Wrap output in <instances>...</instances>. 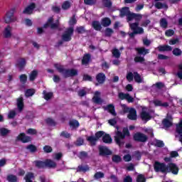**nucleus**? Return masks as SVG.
Instances as JSON below:
<instances>
[{
  "instance_id": "nucleus-20",
  "label": "nucleus",
  "mask_w": 182,
  "mask_h": 182,
  "mask_svg": "<svg viewBox=\"0 0 182 182\" xmlns=\"http://www.w3.org/2000/svg\"><path fill=\"white\" fill-rule=\"evenodd\" d=\"M142 33H144V29L138 28V31H134L132 33H129V36L131 39H134L135 35H141Z\"/></svg>"
},
{
  "instance_id": "nucleus-60",
  "label": "nucleus",
  "mask_w": 182,
  "mask_h": 182,
  "mask_svg": "<svg viewBox=\"0 0 182 182\" xmlns=\"http://www.w3.org/2000/svg\"><path fill=\"white\" fill-rule=\"evenodd\" d=\"M35 94V90L33 89H30V90H27L26 91V96L27 97H29V96H33V95Z\"/></svg>"
},
{
  "instance_id": "nucleus-40",
  "label": "nucleus",
  "mask_w": 182,
  "mask_h": 182,
  "mask_svg": "<svg viewBox=\"0 0 182 182\" xmlns=\"http://www.w3.org/2000/svg\"><path fill=\"white\" fill-rule=\"evenodd\" d=\"M92 100L96 105H102L103 103V100L97 96L93 97Z\"/></svg>"
},
{
  "instance_id": "nucleus-49",
  "label": "nucleus",
  "mask_w": 182,
  "mask_h": 182,
  "mask_svg": "<svg viewBox=\"0 0 182 182\" xmlns=\"http://www.w3.org/2000/svg\"><path fill=\"white\" fill-rule=\"evenodd\" d=\"M82 80H84V82H93V77L87 74H85Z\"/></svg>"
},
{
  "instance_id": "nucleus-24",
  "label": "nucleus",
  "mask_w": 182,
  "mask_h": 182,
  "mask_svg": "<svg viewBox=\"0 0 182 182\" xmlns=\"http://www.w3.org/2000/svg\"><path fill=\"white\" fill-rule=\"evenodd\" d=\"M154 105L156 107H168V102H162L161 100H156L154 101Z\"/></svg>"
},
{
  "instance_id": "nucleus-50",
  "label": "nucleus",
  "mask_w": 182,
  "mask_h": 182,
  "mask_svg": "<svg viewBox=\"0 0 182 182\" xmlns=\"http://www.w3.org/2000/svg\"><path fill=\"white\" fill-rule=\"evenodd\" d=\"M102 4L105 8H112V1L110 0H102Z\"/></svg>"
},
{
  "instance_id": "nucleus-25",
  "label": "nucleus",
  "mask_w": 182,
  "mask_h": 182,
  "mask_svg": "<svg viewBox=\"0 0 182 182\" xmlns=\"http://www.w3.org/2000/svg\"><path fill=\"white\" fill-rule=\"evenodd\" d=\"M141 120H151V116L149 112H146V111H142L141 112Z\"/></svg>"
},
{
  "instance_id": "nucleus-63",
  "label": "nucleus",
  "mask_w": 182,
  "mask_h": 182,
  "mask_svg": "<svg viewBox=\"0 0 182 182\" xmlns=\"http://www.w3.org/2000/svg\"><path fill=\"white\" fill-rule=\"evenodd\" d=\"M25 65H26V63L25 62L24 59H21L18 64V68H19V69H22V68H23V66H25Z\"/></svg>"
},
{
  "instance_id": "nucleus-3",
  "label": "nucleus",
  "mask_w": 182,
  "mask_h": 182,
  "mask_svg": "<svg viewBox=\"0 0 182 182\" xmlns=\"http://www.w3.org/2000/svg\"><path fill=\"white\" fill-rule=\"evenodd\" d=\"M154 170L156 173H162L163 174H166L167 165L165 163H161L156 161L154 164Z\"/></svg>"
},
{
  "instance_id": "nucleus-42",
  "label": "nucleus",
  "mask_w": 182,
  "mask_h": 182,
  "mask_svg": "<svg viewBox=\"0 0 182 182\" xmlns=\"http://www.w3.org/2000/svg\"><path fill=\"white\" fill-rule=\"evenodd\" d=\"M160 26L161 28H164V29L167 28V26H168V23L167 22V20L166 18H161L160 21Z\"/></svg>"
},
{
  "instance_id": "nucleus-28",
  "label": "nucleus",
  "mask_w": 182,
  "mask_h": 182,
  "mask_svg": "<svg viewBox=\"0 0 182 182\" xmlns=\"http://www.w3.org/2000/svg\"><path fill=\"white\" fill-rule=\"evenodd\" d=\"M134 79L136 83H141L143 82L141 76L137 72H134Z\"/></svg>"
},
{
  "instance_id": "nucleus-38",
  "label": "nucleus",
  "mask_w": 182,
  "mask_h": 182,
  "mask_svg": "<svg viewBox=\"0 0 182 182\" xmlns=\"http://www.w3.org/2000/svg\"><path fill=\"white\" fill-rule=\"evenodd\" d=\"M105 36H107V38H110V36H112V35L114 33V31H113V29L110 28H107L105 29Z\"/></svg>"
},
{
  "instance_id": "nucleus-61",
  "label": "nucleus",
  "mask_w": 182,
  "mask_h": 182,
  "mask_svg": "<svg viewBox=\"0 0 182 182\" xmlns=\"http://www.w3.org/2000/svg\"><path fill=\"white\" fill-rule=\"evenodd\" d=\"M165 35L166 36H168V37L173 36V35H174V30L173 29L166 30L165 32Z\"/></svg>"
},
{
  "instance_id": "nucleus-33",
  "label": "nucleus",
  "mask_w": 182,
  "mask_h": 182,
  "mask_svg": "<svg viewBox=\"0 0 182 182\" xmlns=\"http://www.w3.org/2000/svg\"><path fill=\"white\" fill-rule=\"evenodd\" d=\"M112 160L113 163H117V164L121 163L122 156H120L119 155L114 154L112 156Z\"/></svg>"
},
{
  "instance_id": "nucleus-48",
  "label": "nucleus",
  "mask_w": 182,
  "mask_h": 182,
  "mask_svg": "<svg viewBox=\"0 0 182 182\" xmlns=\"http://www.w3.org/2000/svg\"><path fill=\"white\" fill-rule=\"evenodd\" d=\"M134 60L136 63H143L146 60L144 59V57L136 56L134 58Z\"/></svg>"
},
{
  "instance_id": "nucleus-2",
  "label": "nucleus",
  "mask_w": 182,
  "mask_h": 182,
  "mask_svg": "<svg viewBox=\"0 0 182 182\" xmlns=\"http://www.w3.org/2000/svg\"><path fill=\"white\" fill-rule=\"evenodd\" d=\"M36 166L38 168H43V167H48L49 168H55L56 167V162L51 159H46L44 162L37 161L35 162Z\"/></svg>"
},
{
  "instance_id": "nucleus-11",
  "label": "nucleus",
  "mask_w": 182,
  "mask_h": 182,
  "mask_svg": "<svg viewBox=\"0 0 182 182\" xmlns=\"http://www.w3.org/2000/svg\"><path fill=\"white\" fill-rule=\"evenodd\" d=\"M127 117L129 120H137V111H136V109L130 108Z\"/></svg>"
},
{
  "instance_id": "nucleus-15",
  "label": "nucleus",
  "mask_w": 182,
  "mask_h": 182,
  "mask_svg": "<svg viewBox=\"0 0 182 182\" xmlns=\"http://www.w3.org/2000/svg\"><path fill=\"white\" fill-rule=\"evenodd\" d=\"M102 141L103 143H105V144H112V143H113V139H112V136H110V134H104Z\"/></svg>"
},
{
  "instance_id": "nucleus-17",
  "label": "nucleus",
  "mask_w": 182,
  "mask_h": 182,
  "mask_svg": "<svg viewBox=\"0 0 182 182\" xmlns=\"http://www.w3.org/2000/svg\"><path fill=\"white\" fill-rule=\"evenodd\" d=\"M111 24L112 20H110V18L108 17L103 18L101 20V25L103 26L104 28H107V26H110Z\"/></svg>"
},
{
  "instance_id": "nucleus-43",
  "label": "nucleus",
  "mask_w": 182,
  "mask_h": 182,
  "mask_svg": "<svg viewBox=\"0 0 182 182\" xmlns=\"http://www.w3.org/2000/svg\"><path fill=\"white\" fill-rule=\"evenodd\" d=\"M69 23H70V26H73L77 23V20H76V15L74 14L70 18Z\"/></svg>"
},
{
  "instance_id": "nucleus-30",
  "label": "nucleus",
  "mask_w": 182,
  "mask_h": 182,
  "mask_svg": "<svg viewBox=\"0 0 182 182\" xmlns=\"http://www.w3.org/2000/svg\"><path fill=\"white\" fill-rule=\"evenodd\" d=\"M162 124L164 127H166V128L171 127V126H173V123L170 120H168V119L167 118H165L163 119Z\"/></svg>"
},
{
  "instance_id": "nucleus-18",
  "label": "nucleus",
  "mask_w": 182,
  "mask_h": 182,
  "mask_svg": "<svg viewBox=\"0 0 182 182\" xmlns=\"http://www.w3.org/2000/svg\"><path fill=\"white\" fill-rule=\"evenodd\" d=\"M33 9H35V4L32 3L24 9L23 11V14H26L27 15H31L33 12Z\"/></svg>"
},
{
  "instance_id": "nucleus-22",
  "label": "nucleus",
  "mask_w": 182,
  "mask_h": 182,
  "mask_svg": "<svg viewBox=\"0 0 182 182\" xmlns=\"http://www.w3.org/2000/svg\"><path fill=\"white\" fill-rule=\"evenodd\" d=\"M92 26L95 31H102V23L99 21H94L92 23Z\"/></svg>"
},
{
  "instance_id": "nucleus-45",
  "label": "nucleus",
  "mask_w": 182,
  "mask_h": 182,
  "mask_svg": "<svg viewBox=\"0 0 182 182\" xmlns=\"http://www.w3.org/2000/svg\"><path fill=\"white\" fill-rule=\"evenodd\" d=\"M134 16H136V13H132L129 11L128 15L127 16V22H130L134 19Z\"/></svg>"
},
{
  "instance_id": "nucleus-8",
  "label": "nucleus",
  "mask_w": 182,
  "mask_h": 182,
  "mask_svg": "<svg viewBox=\"0 0 182 182\" xmlns=\"http://www.w3.org/2000/svg\"><path fill=\"white\" fill-rule=\"evenodd\" d=\"M104 109L107 110V112L110 113L112 116H117V113H116V108H114V105L113 104H109L106 107H104Z\"/></svg>"
},
{
  "instance_id": "nucleus-39",
  "label": "nucleus",
  "mask_w": 182,
  "mask_h": 182,
  "mask_svg": "<svg viewBox=\"0 0 182 182\" xmlns=\"http://www.w3.org/2000/svg\"><path fill=\"white\" fill-rule=\"evenodd\" d=\"M36 76H38V71L33 70L29 75V80L31 82L35 80V79H36Z\"/></svg>"
},
{
  "instance_id": "nucleus-36",
  "label": "nucleus",
  "mask_w": 182,
  "mask_h": 182,
  "mask_svg": "<svg viewBox=\"0 0 182 182\" xmlns=\"http://www.w3.org/2000/svg\"><path fill=\"white\" fill-rule=\"evenodd\" d=\"M129 28L132 31L134 32V31H139V28H142L141 27H139V23H132L129 25Z\"/></svg>"
},
{
  "instance_id": "nucleus-1",
  "label": "nucleus",
  "mask_w": 182,
  "mask_h": 182,
  "mask_svg": "<svg viewBox=\"0 0 182 182\" xmlns=\"http://www.w3.org/2000/svg\"><path fill=\"white\" fill-rule=\"evenodd\" d=\"M129 136L130 132L129 131V128L124 127L122 132L119 130L116 132V135L114 136V141L117 146L123 147V146H124V139H126V136L129 137Z\"/></svg>"
},
{
  "instance_id": "nucleus-34",
  "label": "nucleus",
  "mask_w": 182,
  "mask_h": 182,
  "mask_svg": "<svg viewBox=\"0 0 182 182\" xmlns=\"http://www.w3.org/2000/svg\"><path fill=\"white\" fill-rule=\"evenodd\" d=\"M155 8H156V9H163V8H168V6L166 4L157 1L155 4Z\"/></svg>"
},
{
  "instance_id": "nucleus-9",
  "label": "nucleus",
  "mask_w": 182,
  "mask_h": 182,
  "mask_svg": "<svg viewBox=\"0 0 182 182\" xmlns=\"http://www.w3.org/2000/svg\"><path fill=\"white\" fill-rule=\"evenodd\" d=\"M69 126L71 130H77L80 126V123L77 119H71L69 121Z\"/></svg>"
},
{
  "instance_id": "nucleus-37",
  "label": "nucleus",
  "mask_w": 182,
  "mask_h": 182,
  "mask_svg": "<svg viewBox=\"0 0 182 182\" xmlns=\"http://www.w3.org/2000/svg\"><path fill=\"white\" fill-rule=\"evenodd\" d=\"M87 152L85 151H80L78 154V158L80 159V160H84V159H87Z\"/></svg>"
},
{
  "instance_id": "nucleus-58",
  "label": "nucleus",
  "mask_w": 182,
  "mask_h": 182,
  "mask_svg": "<svg viewBox=\"0 0 182 182\" xmlns=\"http://www.w3.org/2000/svg\"><path fill=\"white\" fill-rule=\"evenodd\" d=\"M128 94L129 93L119 92L118 94L119 99H120L121 100H126Z\"/></svg>"
},
{
  "instance_id": "nucleus-53",
  "label": "nucleus",
  "mask_w": 182,
  "mask_h": 182,
  "mask_svg": "<svg viewBox=\"0 0 182 182\" xmlns=\"http://www.w3.org/2000/svg\"><path fill=\"white\" fill-rule=\"evenodd\" d=\"M96 0H84V4L85 5H90V6H93V5H96Z\"/></svg>"
},
{
  "instance_id": "nucleus-6",
  "label": "nucleus",
  "mask_w": 182,
  "mask_h": 182,
  "mask_svg": "<svg viewBox=\"0 0 182 182\" xmlns=\"http://www.w3.org/2000/svg\"><path fill=\"white\" fill-rule=\"evenodd\" d=\"M99 155L102 157H106V156H112L113 152L107 148V146H101L98 148Z\"/></svg>"
},
{
  "instance_id": "nucleus-10",
  "label": "nucleus",
  "mask_w": 182,
  "mask_h": 182,
  "mask_svg": "<svg viewBox=\"0 0 182 182\" xmlns=\"http://www.w3.org/2000/svg\"><path fill=\"white\" fill-rule=\"evenodd\" d=\"M95 79L99 85H103L106 82V75L103 73H99L97 74Z\"/></svg>"
},
{
  "instance_id": "nucleus-19",
  "label": "nucleus",
  "mask_w": 182,
  "mask_h": 182,
  "mask_svg": "<svg viewBox=\"0 0 182 182\" xmlns=\"http://www.w3.org/2000/svg\"><path fill=\"white\" fill-rule=\"evenodd\" d=\"M87 141H89L90 146L92 147L96 146V143H97V139L96 136H90L87 137Z\"/></svg>"
},
{
  "instance_id": "nucleus-27",
  "label": "nucleus",
  "mask_w": 182,
  "mask_h": 182,
  "mask_svg": "<svg viewBox=\"0 0 182 182\" xmlns=\"http://www.w3.org/2000/svg\"><path fill=\"white\" fill-rule=\"evenodd\" d=\"M130 13V9L129 7H123L120 11V16L123 18L127 16L128 14Z\"/></svg>"
},
{
  "instance_id": "nucleus-13",
  "label": "nucleus",
  "mask_w": 182,
  "mask_h": 182,
  "mask_svg": "<svg viewBox=\"0 0 182 182\" xmlns=\"http://www.w3.org/2000/svg\"><path fill=\"white\" fill-rule=\"evenodd\" d=\"M91 60H92V55L90 53H85L82 57L81 63L82 65H89Z\"/></svg>"
},
{
  "instance_id": "nucleus-59",
  "label": "nucleus",
  "mask_w": 182,
  "mask_h": 182,
  "mask_svg": "<svg viewBox=\"0 0 182 182\" xmlns=\"http://www.w3.org/2000/svg\"><path fill=\"white\" fill-rule=\"evenodd\" d=\"M9 133H11V131H9L5 128H1L0 129L1 136H6V134H9Z\"/></svg>"
},
{
  "instance_id": "nucleus-64",
  "label": "nucleus",
  "mask_w": 182,
  "mask_h": 182,
  "mask_svg": "<svg viewBox=\"0 0 182 182\" xmlns=\"http://www.w3.org/2000/svg\"><path fill=\"white\" fill-rule=\"evenodd\" d=\"M78 96H80V97H83L84 96H86V90L82 89L80 90L77 92Z\"/></svg>"
},
{
  "instance_id": "nucleus-4",
  "label": "nucleus",
  "mask_w": 182,
  "mask_h": 182,
  "mask_svg": "<svg viewBox=\"0 0 182 182\" xmlns=\"http://www.w3.org/2000/svg\"><path fill=\"white\" fill-rule=\"evenodd\" d=\"M166 174H168V173H172V174H174L175 176H177V174H178V171L180 170L177 164L173 162L168 163L166 165Z\"/></svg>"
},
{
  "instance_id": "nucleus-54",
  "label": "nucleus",
  "mask_w": 182,
  "mask_h": 182,
  "mask_svg": "<svg viewBox=\"0 0 182 182\" xmlns=\"http://www.w3.org/2000/svg\"><path fill=\"white\" fill-rule=\"evenodd\" d=\"M136 182H146V177L144 175L139 174L136 176Z\"/></svg>"
},
{
  "instance_id": "nucleus-26",
  "label": "nucleus",
  "mask_w": 182,
  "mask_h": 182,
  "mask_svg": "<svg viewBox=\"0 0 182 182\" xmlns=\"http://www.w3.org/2000/svg\"><path fill=\"white\" fill-rule=\"evenodd\" d=\"M11 31L12 28H11V26H8L7 27H6L3 33L4 36H5V38H11L12 35V33H11Z\"/></svg>"
},
{
  "instance_id": "nucleus-23",
  "label": "nucleus",
  "mask_w": 182,
  "mask_h": 182,
  "mask_svg": "<svg viewBox=\"0 0 182 182\" xmlns=\"http://www.w3.org/2000/svg\"><path fill=\"white\" fill-rule=\"evenodd\" d=\"M136 51L138 55H143V56H146V55L150 52L149 49H146L144 47L136 48Z\"/></svg>"
},
{
  "instance_id": "nucleus-21",
  "label": "nucleus",
  "mask_w": 182,
  "mask_h": 182,
  "mask_svg": "<svg viewBox=\"0 0 182 182\" xmlns=\"http://www.w3.org/2000/svg\"><path fill=\"white\" fill-rule=\"evenodd\" d=\"M90 168L88 165H79L77 168V173H86V171H89Z\"/></svg>"
},
{
  "instance_id": "nucleus-47",
  "label": "nucleus",
  "mask_w": 182,
  "mask_h": 182,
  "mask_svg": "<svg viewBox=\"0 0 182 182\" xmlns=\"http://www.w3.org/2000/svg\"><path fill=\"white\" fill-rule=\"evenodd\" d=\"M112 55L114 58H116L117 59H119V58H120V55H122V53H120V51L119 50V49L115 48L112 51Z\"/></svg>"
},
{
  "instance_id": "nucleus-16",
  "label": "nucleus",
  "mask_w": 182,
  "mask_h": 182,
  "mask_svg": "<svg viewBox=\"0 0 182 182\" xmlns=\"http://www.w3.org/2000/svg\"><path fill=\"white\" fill-rule=\"evenodd\" d=\"M52 22H53V18L51 17L48 19L47 23L44 25V28H48V26H50L52 29H55V28H58V26L59 25V23H53Z\"/></svg>"
},
{
  "instance_id": "nucleus-46",
  "label": "nucleus",
  "mask_w": 182,
  "mask_h": 182,
  "mask_svg": "<svg viewBox=\"0 0 182 182\" xmlns=\"http://www.w3.org/2000/svg\"><path fill=\"white\" fill-rule=\"evenodd\" d=\"M62 39L65 42H68V41H69V29H67L65 32L63 34Z\"/></svg>"
},
{
  "instance_id": "nucleus-55",
  "label": "nucleus",
  "mask_w": 182,
  "mask_h": 182,
  "mask_svg": "<svg viewBox=\"0 0 182 182\" xmlns=\"http://www.w3.org/2000/svg\"><path fill=\"white\" fill-rule=\"evenodd\" d=\"M105 136V132L103 131H98L95 133V138H97V140L98 141L99 139L101 137H103Z\"/></svg>"
},
{
  "instance_id": "nucleus-12",
  "label": "nucleus",
  "mask_w": 182,
  "mask_h": 182,
  "mask_svg": "<svg viewBox=\"0 0 182 182\" xmlns=\"http://www.w3.org/2000/svg\"><path fill=\"white\" fill-rule=\"evenodd\" d=\"M159 52H171L173 48L168 45L159 46L157 47Z\"/></svg>"
},
{
  "instance_id": "nucleus-57",
  "label": "nucleus",
  "mask_w": 182,
  "mask_h": 182,
  "mask_svg": "<svg viewBox=\"0 0 182 182\" xmlns=\"http://www.w3.org/2000/svg\"><path fill=\"white\" fill-rule=\"evenodd\" d=\"M7 180L9 182H16L18 178H16V176H15L14 175H9L7 176Z\"/></svg>"
},
{
  "instance_id": "nucleus-29",
  "label": "nucleus",
  "mask_w": 182,
  "mask_h": 182,
  "mask_svg": "<svg viewBox=\"0 0 182 182\" xmlns=\"http://www.w3.org/2000/svg\"><path fill=\"white\" fill-rule=\"evenodd\" d=\"M17 107L20 112L23 109V98L22 97L17 100Z\"/></svg>"
},
{
  "instance_id": "nucleus-62",
  "label": "nucleus",
  "mask_w": 182,
  "mask_h": 182,
  "mask_svg": "<svg viewBox=\"0 0 182 182\" xmlns=\"http://www.w3.org/2000/svg\"><path fill=\"white\" fill-rule=\"evenodd\" d=\"M155 86L156 89L161 90V89H163V87H165L166 85H164V83L161 82H158L155 84Z\"/></svg>"
},
{
  "instance_id": "nucleus-5",
  "label": "nucleus",
  "mask_w": 182,
  "mask_h": 182,
  "mask_svg": "<svg viewBox=\"0 0 182 182\" xmlns=\"http://www.w3.org/2000/svg\"><path fill=\"white\" fill-rule=\"evenodd\" d=\"M133 139L134 141H139V143H146L149 140V137L141 132H136L134 134Z\"/></svg>"
},
{
  "instance_id": "nucleus-41",
  "label": "nucleus",
  "mask_w": 182,
  "mask_h": 182,
  "mask_svg": "<svg viewBox=\"0 0 182 182\" xmlns=\"http://www.w3.org/2000/svg\"><path fill=\"white\" fill-rule=\"evenodd\" d=\"M172 53L173 55H174V56H181L182 51L181 49L178 48H173Z\"/></svg>"
},
{
  "instance_id": "nucleus-52",
  "label": "nucleus",
  "mask_w": 182,
  "mask_h": 182,
  "mask_svg": "<svg viewBox=\"0 0 182 182\" xmlns=\"http://www.w3.org/2000/svg\"><path fill=\"white\" fill-rule=\"evenodd\" d=\"M133 79H134V73H128L127 74V80H128V82H132Z\"/></svg>"
},
{
  "instance_id": "nucleus-31",
  "label": "nucleus",
  "mask_w": 182,
  "mask_h": 182,
  "mask_svg": "<svg viewBox=\"0 0 182 182\" xmlns=\"http://www.w3.org/2000/svg\"><path fill=\"white\" fill-rule=\"evenodd\" d=\"M43 95L46 100H50V99H52V97H53V92H48L45 90L43 92Z\"/></svg>"
},
{
  "instance_id": "nucleus-51",
  "label": "nucleus",
  "mask_w": 182,
  "mask_h": 182,
  "mask_svg": "<svg viewBox=\"0 0 182 182\" xmlns=\"http://www.w3.org/2000/svg\"><path fill=\"white\" fill-rule=\"evenodd\" d=\"M105 177V173L103 172H96L94 175V178L96 180H99V178H103Z\"/></svg>"
},
{
  "instance_id": "nucleus-32",
  "label": "nucleus",
  "mask_w": 182,
  "mask_h": 182,
  "mask_svg": "<svg viewBox=\"0 0 182 182\" xmlns=\"http://www.w3.org/2000/svg\"><path fill=\"white\" fill-rule=\"evenodd\" d=\"M75 32H77V33H78V34H82V33H86V32H87V31H86V29H85V26H77L75 28Z\"/></svg>"
},
{
  "instance_id": "nucleus-56",
  "label": "nucleus",
  "mask_w": 182,
  "mask_h": 182,
  "mask_svg": "<svg viewBox=\"0 0 182 182\" xmlns=\"http://www.w3.org/2000/svg\"><path fill=\"white\" fill-rule=\"evenodd\" d=\"M155 146L156 147H164V142L161 140L156 139Z\"/></svg>"
},
{
  "instance_id": "nucleus-35",
  "label": "nucleus",
  "mask_w": 182,
  "mask_h": 182,
  "mask_svg": "<svg viewBox=\"0 0 182 182\" xmlns=\"http://www.w3.org/2000/svg\"><path fill=\"white\" fill-rule=\"evenodd\" d=\"M79 72L75 68H71L69 70V77H74V76H77Z\"/></svg>"
},
{
  "instance_id": "nucleus-44",
  "label": "nucleus",
  "mask_w": 182,
  "mask_h": 182,
  "mask_svg": "<svg viewBox=\"0 0 182 182\" xmlns=\"http://www.w3.org/2000/svg\"><path fill=\"white\" fill-rule=\"evenodd\" d=\"M26 182H33L32 180L33 179V173H28L25 176Z\"/></svg>"
},
{
  "instance_id": "nucleus-7",
  "label": "nucleus",
  "mask_w": 182,
  "mask_h": 182,
  "mask_svg": "<svg viewBox=\"0 0 182 182\" xmlns=\"http://www.w3.org/2000/svg\"><path fill=\"white\" fill-rule=\"evenodd\" d=\"M54 68H55L60 73H62L64 77H68V76H69V70H66L65 66H63L60 64H55Z\"/></svg>"
},
{
  "instance_id": "nucleus-14",
  "label": "nucleus",
  "mask_w": 182,
  "mask_h": 182,
  "mask_svg": "<svg viewBox=\"0 0 182 182\" xmlns=\"http://www.w3.org/2000/svg\"><path fill=\"white\" fill-rule=\"evenodd\" d=\"M17 140H20L23 143H28V141H31V137L26 136L24 133H21L17 136Z\"/></svg>"
}]
</instances>
